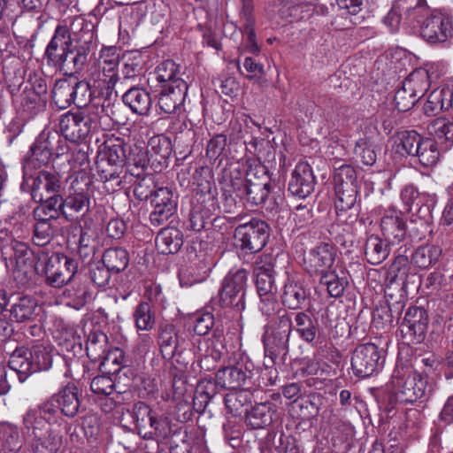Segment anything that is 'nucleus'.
Masks as SVG:
<instances>
[{"label":"nucleus","mask_w":453,"mask_h":453,"mask_svg":"<svg viewBox=\"0 0 453 453\" xmlns=\"http://www.w3.org/2000/svg\"><path fill=\"white\" fill-rule=\"evenodd\" d=\"M95 28L96 25L82 16L58 24L44 50L47 65L69 77L82 73L94 50Z\"/></svg>","instance_id":"f257e3e1"},{"label":"nucleus","mask_w":453,"mask_h":453,"mask_svg":"<svg viewBox=\"0 0 453 453\" xmlns=\"http://www.w3.org/2000/svg\"><path fill=\"white\" fill-rule=\"evenodd\" d=\"M195 135V131L190 128L186 132H180L175 137L176 149L182 148L176 156V165L180 167L177 179L180 186H183L185 181L191 184L193 192L210 190L211 188L216 187L211 168L200 160H191L185 163L186 160L191 157Z\"/></svg>","instance_id":"f03ea898"},{"label":"nucleus","mask_w":453,"mask_h":453,"mask_svg":"<svg viewBox=\"0 0 453 453\" xmlns=\"http://www.w3.org/2000/svg\"><path fill=\"white\" fill-rule=\"evenodd\" d=\"M10 251H3L7 268L12 272L13 281L18 288H28L35 284L46 257L45 251L32 249L28 243L12 239Z\"/></svg>","instance_id":"7ed1b4c3"},{"label":"nucleus","mask_w":453,"mask_h":453,"mask_svg":"<svg viewBox=\"0 0 453 453\" xmlns=\"http://www.w3.org/2000/svg\"><path fill=\"white\" fill-rule=\"evenodd\" d=\"M407 22L417 29L420 37L430 45H446L453 39V16L445 10L422 6L411 8Z\"/></svg>","instance_id":"20e7f679"},{"label":"nucleus","mask_w":453,"mask_h":453,"mask_svg":"<svg viewBox=\"0 0 453 453\" xmlns=\"http://www.w3.org/2000/svg\"><path fill=\"white\" fill-rule=\"evenodd\" d=\"M54 346L48 341H35L30 349L18 347L12 353L8 366L19 382H24L33 373L48 371L53 364Z\"/></svg>","instance_id":"39448f33"},{"label":"nucleus","mask_w":453,"mask_h":453,"mask_svg":"<svg viewBox=\"0 0 453 453\" xmlns=\"http://www.w3.org/2000/svg\"><path fill=\"white\" fill-rule=\"evenodd\" d=\"M216 378L223 389L260 387L259 369L241 348L233 351L229 357V365L219 369Z\"/></svg>","instance_id":"423d86ee"},{"label":"nucleus","mask_w":453,"mask_h":453,"mask_svg":"<svg viewBox=\"0 0 453 453\" xmlns=\"http://www.w3.org/2000/svg\"><path fill=\"white\" fill-rule=\"evenodd\" d=\"M247 288V270H230L221 280L217 295L210 300L212 311L242 312L246 308Z\"/></svg>","instance_id":"0eeeda50"},{"label":"nucleus","mask_w":453,"mask_h":453,"mask_svg":"<svg viewBox=\"0 0 453 453\" xmlns=\"http://www.w3.org/2000/svg\"><path fill=\"white\" fill-rule=\"evenodd\" d=\"M390 383L395 400L400 403H414L427 398V380L412 366L397 362L391 375Z\"/></svg>","instance_id":"6e6552de"},{"label":"nucleus","mask_w":453,"mask_h":453,"mask_svg":"<svg viewBox=\"0 0 453 453\" xmlns=\"http://www.w3.org/2000/svg\"><path fill=\"white\" fill-rule=\"evenodd\" d=\"M291 327V315L282 311L281 315L269 319L263 326L261 342L265 356L272 360L273 364L280 357H286L289 352Z\"/></svg>","instance_id":"1a4fd4ad"},{"label":"nucleus","mask_w":453,"mask_h":453,"mask_svg":"<svg viewBox=\"0 0 453 453\" xmlns=\"http://www.w3.org/2000/svg\"><path fill=\"white\" fill-rule=\"evenodd\" d=\"M90 108L70 110L59 118L58 127L61 134L69 142H84L100 126L102 116Z\"/></svg>","instance_id":"9d476101"},{"label":"nucleus","mask_w":453,"mask_h":453,"mask_svg":"<svg viewBox=\"0 0 453 453\" xmlns=\"http://www.w3.org/2000/svg\"><path fill=\"white\" fill-rule=\"evenodd\" d=\"M270 233L271 227L265 220L253 217L235 227V248L245 255L257 254L267 244Z\"/></svg>","instance_id":"9b49d317"},{"label":"nucleus","mask_w":453,"mask_h":453,"mask_svg":"<svg viewBox=\"0 0 453 453\" xmlns=\"http://www.w3.org/2000/svg\"><path fill=\"white\" fill-rule=\"evenodd\" d=\"M92 197V181L89 176L85 172H78L71 182L68 195L63 197L65 219L73 221L87 214L90 210Z\"/></svg>","instance_id":"f8f14e48"},{"label":"nucleus","mask_w":453,"mask_h":453,"mask_svg":"<svg viewBox=\"0 0 453 453\" xmlns=\"http://www.w3.org/2000/svg\"><path fill=\"white\" fill-rule=\"evenodd\" d=\"M79 260L64 253H46L41 273L45 282L52 288H62L78 273Z\"/></svg>","instance_id":"ddd939ff"},{"label":"nucleus","mask_w":453,"mask_h":453,"mask_svg":"<svg viewBox=\"0 0 453 453\" xmlns=\"http://www.w3.org/2000/svg\"><path fill=\"white\" fill-rule=\"evenodd\" d=\"M20 191L28 194L33 201H41L44 196L61 193V175L54 170H40L22 173Z\"/></svg>","instance_id":"4468645a"},{"label":"nucleus","mask_w":453,"mask_h":453,"mask_svg":"<svg viewBox=\"0 0 453 453\" xmlns=\"http://www.w3.org/2000/svg\"><path fill=\"white\" fill-rule=\"evenodd\" d=\"M400 196L411 213V224H417L418 220L433 223V211L438 203L435 193L419 192L417 187L410 184L401 190Z\"/></svg>","instance_id":"2eb2a0df"},{"label":"nucleus","mask_w":453,"mask_h":453,"mask_svg":"<svg viewBox=\"0 0 453 453\" xmlns=\"http://www.w3.org/2000/svg\"><path fill=\"white\" fill-rule=\"evenodd\" d=\"M218 181L222 191L224 211L232 213L245 185V170L237 163L229 164L221 170Z\"/></svg>","instance_id":"dca6fc26"},{"label":"nucleus","mask_w":453,"mask_h":453,"mask_svg":"<svg viewBox=\"0 0 453 453\" xmlns=\"http://www.w3.org/2000/svg\"><path fill=\"white\" fill-rule=\"evenodd\" d=\"M385 356L374 343L359 344L351 356V368L355 376L368 378L377 374L383 367Z\"/></svg>","instance_id":"f3484780"},{"label":"nucleus","mask_w":453,"mask_h":453,"mask_svg":"<svg viewBox=\"0 0 453 453\" xmlns=\"http://www.w3.org/2000/svg\"><path fill=\"white\" fill-rule=\"evenodd\" d=\"M428 325L427 311L420 306H410L399 326L403 343L416 345L423 342L426 337Z\"/></svg>","instance_id":"a211bd4d"},{"label":"nucleus","mask_w":453,"mask_h":453,"mask_svg":"<svg viewBox=\"0 0 453 453\" xmlns=\"http://www.w3.org/2000/svg\"><path fill=\"white\" fill-rule=\"evenodd\" d=\"M179 196L172 186L160 187L155 189L150 199L153 208L150 214V221L159 226L168 221L177 212Z\"/></svg>","instance_id":"6ab92c4d"},{"label":"nucleus","mask_w":453,"mask_h":453,"mask_svg":"<svg viewBox=\"0 0 453 453\" xmlns=\"http://www.w3.org/2000/svg\"><path fill=\"white\" fill-rule=\"evenodd\" d=\"M157 342L163 357L169 361L175 357H181L192 346L188 334L177 331L173 324L160 326Z\"/></svg>","instance_id":"aec40b11"},{"label":"nucleus","mask_w":453,"mask_h":453,"mask_svg":"<svg viewBox=\"0 0 453 453\" xmlns=\"http://www.w3.org/2000/svg\"><path fill=\"white\" fill-rule=\"evenodd\" d=\"M336 258L335 247L328 242H321L311 249L303 259V268L311 277L334 271Z\"/></svg>","instance_id":"412c9836"},{"label":"nucleus","mask_w":453,"mask_h":453,"mask_svg":"<svg viewBox=\"0 0 453 453\" xmlns=\"http://www.w3.org/2000/svg\"><path fill=\"white\" fill-rule=\"evenodd\" d=\"M213 266V260L211 256L200 251L191 254L188 263L180 268L179 279L181 286L190 287L204 281Z\"/></svg>","instance_id":"4be33fe9"},{"label":"nucleus","mask_w":453,"mask_h":453,"mask_svg":"<svg viewBox=\"0 0 453 453\" xmlns=\"http://www.w3.org/2000/svg\"><path fill=\"white\" fill-rule=\"evenodd\" d=\"M173 86L158 88L157 105L161 113L180 117L188 91L186 81H177Z\"/></svg>","instance_id":"5701e85b"},{"label":"nucleus","mask_w":453,"mask_h":453,"mask_svg":"<svg viewBox=\"0 0 453 453\" xmlns=\"http://www.w3.org/2000/svg\"><path fill=\"white\" fill-rule=\"evenodd\" d=\"M275 262L271 255L263 254L254 263L253 277L257 296L277 294Z\"/></svg>","instance_id":"b1692460"},{"label":"nucleus","mask_w":453,"mask_h":453,"mask_svg":"<svg viewBox=\"0 0 453 453\" xmlns=\"http://www.w3.org/2000/svg\"><path fill=\"white\" fill-rule=\"evenodd\" d=\"M124 168L121 165L97 155L96 162V174L108 193H114L127 188L128 176Z\"/></svg>","instance_id":"393cba45"},{"label":"nucleus","mask_w":453,"mask_h":453,"mask_svg":"<svg viewBox=\"0 0 453 453\" xmlns=\"http://www.w3.org/2000/svg\"><path fill=\"white\" fill-rule=\"evenodd\" d=\"M87 81L91 86L90 91L93 99L92 105L88 106L89 110L95 111L100 116L104 112L108 115L107 109L111 105V96L118 81L95 73H91L87 77Z\"/></svg>","instance_id":"a878e982"},{"label":"nucleus","mask_w":453,"mask_h":453,"mask_svg":"<svg viewBox=\"0 0 453 453\" xmlns=\"http://www.w3.org/2000/svg\"><path fill=\"white\" fill-rule=\"evenodd\" d=\"M46 130L42 131L29 147L21 161L22 173L43 170L52 159L50 141L46 139Z\"/></svg>","instance_id":"bb28decb"},{"label":"nucleus","mask_w":453,"mask_h":453,"mask_svg":"<svg viewBox=\"0 0 453 453\" xmlns=\"http://www.w3.org/2000/svg\"><path fill=\"white\" fill-rule=\"evenodd\" d=\"M280 297L286 311L303 310L309 304L310 289L300 280L288 275Z\"/></svg>","instance_id":"cd10ccee"},{"label":"nucleus","mask_w":453,"mask_h":453,"mask_svg":"<svg viewBox=\"0 0 453 453\" xmlns=\"http://www.w3.org/2000/svg\"><path fill=\"white\" fill-rule=\"evenodd\" d=\"M315 185L316 178L311 166L306 162L297 163L288 181L289 195L304 199L314 191Z\"/></svg>","instance_id":"c85d7f7f"},{"label":"nucleus","mask_w":453,"mask_h":453,"mask_svg":"<svg viewBox=\"0 0 453 453\" xmlns=\"http://www.w3.org/2000/svg\"><path fill=\"white\" fill-rule=\"evenodd\" d=\"M423 111L428 117H434L441 111L453 115V79L430 92Z\"/></svg>","instance_id":"c756f323"},{"label":"nucleus","mask_w":453,"mask_h":453,"mask_svg":"<svg viewBox=\"0 0 453 453\" xmlns=\"http://www.w3.org/2000/svg\"><path fill=\"white\" fill-rule=\"evenodd\" d=\"M406 221L401 211L388 210L380 219V230L385 239L392 246L402 242L407 233Z\"/></svg>","instance_id":"7c9ffc66"},{"label":"nucleus","mask_w":453,"mask_h":453,"mask_svg":"<svg viewBox=\"0 0 453 453\" xmlns=\"http://www.w3.org/2000/svg\"><path fill=\"white\" fill-rule=\"evenodd\" d=\"M12 102L22 116L33 119L45 111L48 98L32 93L19 86V92L12 94Z\"/></svg>","instance_id":"2f4dec72"},{"label":"nucleus","mask_w":453,"mask_h":453,"mask_svg":"<svg viewBox=\"0 0 453 453\" xmlns=\"http://www.w3.org/2000/svg\"><path fill=\"white\" fill-rule=\"evenodd\" d=\"M4 223L8 226L1 230L0 234L5 233V235H8L10 234L12 239L28 236L33 224L29 207L27 205H19L4 218Z\"/></svg>","instance_id":"473e14b6"},{"label":"nucleus","mask_w":453,"mask_h":453,"mask_svg":"<svg viewBox=\"0 0 453 453\" xmlns=\"http://www.w3.org/2000/svg\"><path fill=\"white\" fill-rule=\"evenodd\" d=\"M150 157L151 170L160 173L168 165V158L173 151L172 141L165 134L152 136L146 147Z\"/></svg>","instance_id":"72a5a7b5"},{"label":"nucleus","mask_w":453,"mask_h":453,"mask_svg":"<svg viewBox=\"0 0 453 453\" xmlns=\"http://www.w3.org/2000/svg\"><path fill=\"white\" fill-rule=\"evenodd\" d=\"M247 424L253 429H263L273 424L277 414V406L274 403L265 400L245 409Z\"/></svg>","instance_id":"f704fd0d"},{"label":"nucleus","mask_w":453,"mask_h":453,"mask_svg":"<svg viewBox=\"0 0 453 453\" xmlns=\"http://www.w3.org/2000/svg\"><path fill=\"white\" fill-rule=\"evenodd\" d=\"M180 66L173 60L167 59L157 65L149 74L148 82L156 88L173 86L177 81H185L180 76Z\"/></svg>","instance_id":"c9c22d12"},{"label":"nucleus","mask_w":453,"mask_h":453,"mask_svg":"<svg viewBox=\"0 0 453 453\" xmlns=\"http://www.w3.org/2000/svg\"><path fill=\"white\" fill-rule=\"evenodd\" d=\"M65 418H74L81 407L79 388L74 383H68L53 395Z\"/></svg>","instance_id":"e433bc0d"},{"label":"nucleus","mask_w":453,"mask_h":453,"mask_svg":"<svg viewBox=\"0 0 453 453\" xmlns=\"http://www.w3.org/2000/svg\"><path fill=\"white\" fill-rule=\"evenodd\" d=\"M291 315V327L298 334L299 338L314 347L317 344L319 332L318 322L305 311L289 313Z\"/></svg>","instance_id":"4c0bfd02"},{"label":"nucleus","mask_w":453,"mask_h":453,"mask_svg":"<svg viewBox=\"0 0 453 453\" xmlns=\"http://www.w3.org/2000/svg\"><path fill=\"white\" fill-rule=\"evenodd\" d=\"M126 173L128 177H139L151 171L150 157L146 148L129 145L127 152Z\"/></svg>","instance_id":"58836bf2"},{"label":"nucleus","mask_w":453,"mask_h":453,"mask_svg":"<svg viewBox=\"0 0 453 453\" xmlns=\"http://www.w3.org/2000/svg\"><path fill=\"white\" fill-rule=\"evenodd\" d=\"M392 245L379 234H371L364 243V257L372 265H380L389 256Z\"/></svg>","instance_id":"ea45409f"},{"label":"nucleus","mask_w":453,"mask_h":453,"mask_svg":"<svg viewBox=\"0 0 453 453\" xmlns=\"http://www.w3.org/2000/svg\"><path fill=\"white\" fill-rule=\"evenodd\" d=\"M46 139L47 141H50L49 145L50 149V152L52 155V159H58L64 156L66 157V160L68 162L73 159L75 161H79L80 165H83L84 161L87 160L88 155L85 151L81 150H76L75 157H69L68 155L71 151V147L68 143L69 140L65 139L61 132L58 133L57 131H46Z\"/></svg>","instance_id":"a19ab883"},{"label":"nucleus","mask_w":453,"mask_h":453,"mask_svg":"<svg viewBox=\"0 0 453 453\" xmlns=\"http://www.w3.org/2000/svg\"><path fill=\"white\" fill-rule=\"evenodd\" d=\"M259 387L255 388H242L232 389L229 393L226 394L223 398L224 404L227 411L234 416H239L242 412V409L251 404L252 400L255 398L256 394L260 393Z\"/></svg>","instance_id":"79ce46f5"},{"label":"nucleus","mask_w":453,"mask_h":453,"mask_svg":"<svg viewBox=\"0 0 453 453\" xmlns=\"http://www.w3.org/2000/svg\"><path fill=\"white\" fill-rule=\"evenodd\" d=\"M119 62L120 55L118 47L103 46L98 58L99 70L94 73L118 81L119 79L118 71Z\"/></svg>","instance_id":"37998d69"},{"label":"nucleus","mask_w":453,"mask_h":453,"mask_svg":"<svg viewBox=\"0 0 453 453\" xmlns=\"http://www.w3.org/2000/svg\"><path fill=\"white\" fill-rule=\"evenodd\" d=\"M122 101L132 112L141 116L148 115L152 105L150 93L143 88L135 86L124 93Z\"/></svg>","instance_id":"c03bdc74"},{"label":"nucleus","mask_w":453,"mask_h":453,"mask_svg":"<svg viewBox=\"0 0 453 453\" xmlns=\"http://www.w3.org/2000/svg\"><path fill=\"white\" fill-rule=\"evenodd\" d=\"M22 434L27 441L53 432V429L42 418L41 414L34 409H28L22 418Z\"/></svg>","instance_id":"a18cd8bd"},{"label":"nucleus","mask_w":453,"mask_h":453,"mask_svg":"<svg viewBox=\"0 0 453 453\" xmlns=\"http://www.w3.org/2000/svg\"><path fill=\"white\" fill-rule=\"evenodd\" d=\"M38 205L33 210L34 218L46 219H57L60 215L64 216L65 202L61 193L44 196L41 201H34Z\"/></svg>","instance_id":"49530a36"},{"label":"nucleus","mask_w":453,"mask_h":453,"mask_svg":"<svg viewBox=\"0 0 453 453\" xmlns=\"http://www.w3.org/2000/svg\"><path fill=\"white\" fill-rule=\"evenodd\" d=\"M128 143L123 138L111 136L99 147L97 155L125 167Z\"/></svg>","instance_id":"de8ad7c7"},{"label":"nucleus","mask_w":453,"mask_h":453,"mask_svg":"<svg viewBox=\"0 0 453 453\" xmlns=\"http://www.w3.org/2000/svg\"><path fill=\"white\" fill-rule=\"evenodd\" d=\"M156 247L162 254H175L183 245V234L176 227H165L156 236Z\"/></svg>","instance_id":"09e8293b"},{"label":"nucleus","mask_w":453,"mask_h":453,"mask_svg":"<svg viewBox=\"0 0 453 453\" xmlns=\"http://www.w3.org/2000/svg\"><path fill=\"white\" fill-rule=\"evenodd\" d=\"M334 395L338 399L336 411L341 416L346 417L354 411L360 414L366 405L362 395L356 390L342 388L337 392L335 389Z\"/></svg>","instance_id":"8fccbe9b"},{"label":"nucleus","mask_w":453,"mask_h":453,"mask_svg":"<svg viewBox=\"0 0 453 453\" xmlns=\"http://www.w3.org/2000/svg\"><path fill=\"white\" fill-rule=\"evenodd\" d=\"M22 446L19 426L7 421L0 422V452L19 453Z\"/></svg>","instance_id":"3c124183"},{"label":"nucleus","mask_w":453,"mask_h":453,"mask_svg":"<svg viewBox=\"0 0 453 453\" xmlns=\"http://www.w3.org/2000/svg\"><path fill=\"white\" fill-rule=\"evenodd\" d=\"M73 83L69 78H61L55 81L51 90L52 104L59 110H65L73 104Z\"/></svg>","instance_id":"603ef678"},{"label":"nucleus","mask_w":453,"mask_h":453,"mask_svg":"<svg viewBox=\"0 0 453 453\" xmlns=\"http://www.w3.org/2000/svg\"><path fill=\"white\" fill-rule=\"evenodd\" d=\"M37 303L29 296H18L11 303L10 316L17 323L32 319L35 314Z\"/></svg>","instance_id":"864d4df0"},{"label":"nucleus","mask_w":453,"mask_h":453,"mask_svg":"<svg viewBox=\"0 0 453 453\" xmlns=\"http://www.w3.org/2000/svg\"><path fill=\"white\" fill-rule=\"evenodd\" d=\"M130 261L128 251L123 247H111L104 251L101 262L112 273L126 270Z\"/></svg>","instance_id":"5fc2aeb1"},{"label":"nucleus","mask_w":453,"mask_h":453,"mask_svg":"<svg viewBox=\"0 0 453 453\" xmlns=\"http://www.w3.org/2000/svg\"><path fill=\"white\" fill-rule=\"evenodd\" d=\"M441 255L442 250L438 245H421L411 254V263L419 269H427L434 265Z\"/></svg>","instance_id":"6e6d98bb"},{"label":"nucleus","mask_w":453,"mask_h":453,"mask_svg":"<svg viewBox=\"0 0 453 453\" xmlns=\"http://www.w3.org/2000/svg\"><path fill=\"white\" fill-rule=\"evenodd\" d=\"M154 173H156L151 170L139 177H128L127 185L134 186V195L138 200L152 198L155 189L158 188L155 185ZM127 188L128 186L126 188Z\"/></svg>","instance_id":"4d7b16f0"},{"label":"nucleus","mask_w":453,"mask_h":453,"mask_svg":"<svg viewBox=\"0 0 453 453\" xmlns=\"http://www.w3.org/2000/svg\"><path fill=\"white\" fill-rule=\"evenodd\" d=\"M191 204L199 207L205 214L217 215L220 211L217 188L194 192Z\"/></svg>","instance_id":"13d9d810"},{"label":"nucleus","mask_w":453,"mask_h":453,"mask_svg":"<svg viewBox=\"0 0 453 453\" xmlns=\"http://www.w3.org/2000/svg\"><path fill=\"white\" fill-rule=\"evenodd\" d=\"M63 295L74 307H82L91 299V292L86 281H81L74 277Z\"/></svg>","instance_id":"bf43d9fd"},{"label":"nucleus","mask_w":453,"mask_h":453,"mask_svg":"<svg viewBox=\"0 0 453 453\" xmlns=\"http://www.w3.org/2000/svg\"><path fill=\"white\" fill-rule=\"evenodd\" d=\"M108 337L102 331L91 332L86 341V354L91 362H100L106 353Z\"/></svg>","instance_id":"052dcab7"},{"label":"nucleus","mask_w":453,"mask_h":453,"mask_svg":"<svg viewBox=\"0 0 453 453\" xmlns=\"http://www.w3.org/2000/svg\"><path fill=\"white\" fill-rule=\"evenodd\" d=\"M219 387L220 385L218 383L216 377L215 380L204 379L198 382L194 396V405L199 404L197 411H203L209 403L213 400L218 394Z\"/></svg>","instance_id":"680f3d73"},{"label":"nucleus","mask_w":453,"mask_h":453,"mask_svg":"<svg viewBox=\"0 0 453 453\" xmlns=\"http://www.w3.org/2000/svg\"><path fill=\"white\" fill-rule=\"evenodd\" d=\"M145 70L144 57L139 51H130L122 56L121 74L125 80H134Z\"/></svg>","instance_id":"e2e57ef3"},{"label":"nucleus","mask_w":453,"mask_h":453,"mask_svg":"<svg viewBox=\"0 0 453 453\" xmlns=\"http://www.w3.org/2000/svg\"><path fill=\"white\" fill-rule=\"evenodd\" d=\"M261 185L263 188H271V177L269 170L260 160L251 159L248 161L245 170V183Z\"/></svg>","instance_id":"0e129e2a"},{"label":"nucleus","mask_w":453,"mask_h":453,"mask_svg":"<svg viewBox=\"0 0 453 453\" xmlns=\"http://www.w3.org/2000/svg\"><path fill=\"white\" fill-rule=\"evenodd\" d=\"M27 443L32 453H58L62 446V437L55 431L33 439Z\"/></svg>","instance_id":"69168bd1"},{"label":"nucleus","mask_w":453,"mask_h":453,"mask_svg":"<svg viewBox=\"0 0 453 453\" xmlns=\"http://www.w3.org/2000/svg\"><path fill=\"white\" fill-rule=\"evenodd\" d=\"M451 118L452 120L436 119L428 126L429 133L434 136V139L443 144L445 149H449L453 145V115Z\"/></svg>","instance_id":"338daca9"},{"label":"nucleus","mask_w":453,"mask_h":453,"mask_svg":"<svg viewBox=\"0 0 453 453\" xmlns=\"http://www.w3.org/2000/svg\"><path fill=\"white\" fill-rule=\"evenodd\" d=\"M424 137L415 130H406L398 134L396 152L402 156L414 157L418 152V146Z\"/></svg>","instance_id":"774afa93"}]
</instances>
